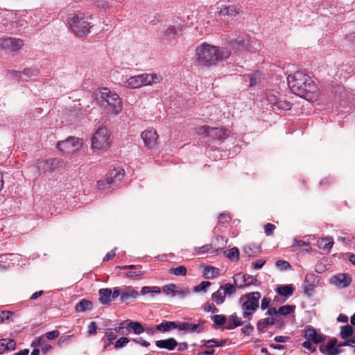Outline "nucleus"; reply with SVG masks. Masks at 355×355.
I'll use <instances>...</instances> for the list:
<instances>
[{
  "instance_id": "obj_1",
  "label": "nucleus",
  "mask_w": 355,
  "mask_h": 355,
  "mask_svg": "<svg viewBox=\"0 0 355 355\" xmlns=\"http://www.w3.org/2000/svg\"><path fill=\"white\" fill-rule=\"evenodd\" d=\"M288 85L293 94L308 101H312L317 87L312 79L302 71H295L287 77Z\"/></svg>"
},
{
  "instance_id": "obj_2",
  "label": "nucleus",
  "mask_w": 355,
  "mask_h": 355,
  "mask_svg": "<svg viewBox=\"0 0 355 355\" xmlns=\"http://www.w3.org/2000/svg\"><path fill=\"white\" fill-rule=\"evenodd\" d=\"M231 53L225 48L202 44L196 48L197 62L200 65L211 67L218 61L227 59Z\"/></svg>"
},
{
  "instance_id": "obj_3",
  "label": "nucleus",
  "mask_w": 355,
  "mask_h": 355,
  "mask_svg": "<svg viewBox=\"0 0 355 355\" xmlns=\"http://www.w3.org/2000/svg\"><path fill=\"white\" fill-rule=\"evenodd\" d=\"M100 103L110 112L114 114H118L123 109V103L119 95L106 87L100 89Z\"/></svg>"
},
{
  "instance_id": "obj_4",
  "label": "nucleus",
  "mask_w": 355,
  "mask_h": 355,
  "mask_svg": "<svg viewBox=\"0 0 355 355\" xmlns=\"http://www.w3.org/2000/svg\"><path fill=\"white\" fill-rule=\"evenodd\" d=\"M260 298L261 293L258 291L249 293L241 297V300L245 299V301L241 304L243 318L248 319V320L252 319L253 313L259 308Z\"/></svg>"
},
{
  "instance_id": "obj_5",
  "label": "nucleus",
  "mask_w": 355,
  "mask_h": 355,
  "mask_svg": "<svg viewBox=\"0 0 355 355\" xmlns=\"http://www.w3.org/2000/svg\"><path fill=\"white\" fill-rule=\"evenodd\" d=\"M69 27L73 33L78 37H85L89 33V30L92 27L91 23L88 21L87 17L83 13L79 12L73 15L69 19Z\"/></svg>"
},
{
  "instance_id": "obj_6",
  "label": "nucleus",
  "mask_w": 355,
  "mask_h": 355,
  "mask_svg": "<svg viewBox=\"0 0 355 355\" xmlns=\"http://www.w3.org/2000/svg\"><path fill=\"white\" fill-rule=\"evenodd\" d=\"M162 77L156 74L143 73L130 77L126 80L125 86L130 89L139 88L144 85H151L159 83Z\"/></svg>"
},
{
  "instance_id": "obj_7",
  "label": "nucleus",
  "mask_w": 355,
  "mask_h": 355,
  "mask_svg": "<svg viewBox=\"0 0 355 355\" xmlns=\"http://www.w3.org/2000/svg\"><path fill=\"white\" fill-rule=\"evenodd\" d=\"M110 135L105 126L99 127L92 137V147L98 150H105L110 147Z\"/></svg>"
},
{
  "instance_id": "obj_8",
  "label": "nucleus",
  "mask_w": 355,
  "mask_h": 355,
  "mask_svg": "<svg viewBox=\"0 0 355 355\" xmlns=\"http://www.w3.org/2000/svg\"><path fill=\"white\" fill-rule=\"evenodd\" d=\"M198 134L209 137L220 141H224L228 136L230 132L223 128H211L203 125L198 129Z\"/></svg>"
},
{
  "instance_id": "obj_9",
  "label": "nucleus",
  "mask_w": 355,
  "mask_h": 355,
  "mask_svg": "<svg viewBox=\"0 0 355 355\" xmlns=\"http://www.w3.org/2000/svg\"><path fill=\"white\" fill-rule=\"evenodd\" d=\"M236 289L234 285L226 283L220 286L217 291L211 294V299L217 305L223 304L225 301V297H232L236 293Z\"/></svg>"
},
{
  "instance_id": "obj_10",
  "label": "nucleus",
  "mask_w": 355,
  "mask_h": 355,
  "mask_svg": "<svg viewBox=\"0 0 355 355\" xmlns=\"http://www.w3.org/2000/svg\"><path fill=\"white\" fill-rule=\"evenodd\" d=\"M83 145L82 141L76 137H70L64 141L58 143V148L65 153L76 152Z\"/></svg>"
},
{
  "instance_id": "obj_11",
  "label": "nucleus",
  "mask_w": 355,
  "mask_h": 355,
  "mask_svg": "<svg viewBox=\"0 0 355 355\" xmlns=\"http://www.w3.org/2000/svg\"><path fill=\"white\" fill-rule=\"evenodd\" d=\"M124 175V170L123 169H114L109 175L103 180H98L97 182V186L99 189H106V186L107 188H110V185L116 181H120Z\"/></svg>"
},
{
  "instance_id": "obj_12",
  "label": "nucleus",
  "mask_w": 355,
  "mask_h": 355,
  "mask_svg": "<svg viewBox=\"0 0 355 355\" xmlns=\"http://www.w3.org/2000/svg\"><path fill=\"white\" fill-rule=\"evenodd\" d=\"M233 282L234 286L241 288L244 286L250 285L257 286L259 284V281L257 278L250 275H244L242 273H237L233 277Z\"/></svg>"
},
{
  "instance_id": "obj_13",
  "label": "nucleus",
  "mask_w": 355,
  "mask_h": 355,
  "mask_svg": "<svg viewBox=\"0 0 355 355\" xmlns=\"http://www.w3.org/2000/svg\"><path fill=\"white\" fill-rule=\"evenodd\" d=\"M24 43L21 39L7 37L1 40V46L2 49L10 52H15L19 50Z\"/></svg>"
},
{
  "instance_id": "obj_14",
  "label": "nucleus",
  "mask_w": 355,
  "mask_h": 355,
  "mask_svg": "<svg viewBox=\"0 0 355 355\" xmlns=\"http://www.w3.org/2000/svg\"><path fill=\"white\" fill-rule=\"evenodd\" d=\"M205 320H200L198 324L189 322H178V330L183 331L187 333H201L204 331Z\"/></svg>"
},
{
  "instance_id": "obj_15",
  "label": "nucleus",
  "mask_w": 355,
  "mask_h": 355,
  "mask_svg": "<svg viewBox=\"0 0 355 355\" xmlns=\"http://www.w3.org/2000/svg\"><path fill=\"white\" fill-rule=\"evenodd\" d=\"M339 343L336 338H333L329 340L326 345H320V352L324 355H338L342 352Z\"/></svg>"
},
{
  "instance_id": "obj_16",
  "label": "nucleus",
  "mask_w": 355,
  "mask_h": 355,
  "mask_svg": "<svg viewBox=\"0 0 355 355\" xmlns=\"http://www.w3.org/2000/svg\"><path fill=\"white\" fill-rule=\"evenodd\" d=\"M352 277L348 273H339L333 276L330 282L338 288H346L352 283Z\"/></svg>"
},
{
  "instance_id": "obj_17",
  "label": "nucleus",
  "mask_w": 355,
  "mask_h": 355,
  "mask_svg": "<svg viewBox=\"0 0 355 355\" xmlns=\"http://www.w3.org/2000/svg\"><path fill=\"white\" fill-rule=\"evenodd\" d=\"M141 137L148 149H152L157 145L158 135L155 130H145L141 132Z\"/></svg>"
},
{
  "instance_id": "obj_18",
  "label": "nucleus",
  "mask_w": 355,
  "mask_h": 355,
  "mask_svg": "<svg viewBox=\"0 0 355 355\" xmlns=\"http://www.w3.org/2000/svg\"><path fill=\"white\" fill-rule=\"evenodd\" d=\"M304 336L308 340L311 341L315 344L323 343L326 338L323 334L318 333L316 330L311 326L306 327Z\"/></svg>"
},
{
  "instance_id": "obj_19",
  "label": "nucleus",
  "mask_w": 355,
  "mask_h": 355,
  "mask_svg": "<svg viewBox=\"0 0 355 355\" xmlns=\"http://www.w3.org/2000/svg\"><path fill=\"white\" fill-rule=\"evenodd\" d=\"M295 308V306L292 305L282 306L279 308L278 310H277L275 307H271L268 309L266 315L275 317L277 316V314L286 315L291 313L294 311Z\"/></svg>"
},
{
  "instance_id": "obj_20",
  "label": "nucleus",
  "mask_w": 355,
  "mask_h": 355,
  "mask_svg": "<svg viewBox=\"0 0 355 355\" xmlns=\"http://www.w3.org/2000/svg\"><path fill=\"white\" fill-rule=\"evenodd\" d=\"M58 164L59 160L58 159L51 158L39 162L37 163V168L39 170H42L44 171H50L56 168Z\"/></svg>"
},
{
  "instance_id": "obj_21",
  "label": "nucleus",
  "mask_w": 355,
  "mask_h": 355,
  "mask_svg": "<svg viewBox=\"0 0 355 355\" xmlns=\"http://www.w3.org/2000/svg\"><path fill=\"white\" fill-rule=\"evenodd\" d=\"M155 345L160 349L173 350L178 346V342L173 338L155 341Z\"/></svg>"
},
{
  "instance_id": "obj_22",
  "label": "nucleus",
  "mask_w": 355,
  "mask_h": 355,
  "mask_svg": "<svg viewBox=\"0 0 355 355\" xmlns=\"http://www.w3.org/2000/svg\"><path fill=\"white\" fill-rule=\"evenodd\" d=\"M242 12V7L240 5H231L229 6H224L219 12L220 15L234 17L237 14Z\"/></svg>"
},
{
  "instance_id": "obj_23",
  "label": "nucleus",
  "mask_w": 355,
  "mask_h": 355,
  "mask_svg": "<svg viewBox=\"0 0 355 355\" xmlns=\"http://www.w3.org/2000/svg\"><path fill=\"white\" fill-rule=\"evenodd\" d=\"M16 347V343L13 339L2 338L0 339V354L7 352H11Z\"/></svg>"
},
{
  "instance_id": "obj_24",
  "label": "nucleus",
  "mask_w": 355,
  "mask_h": 355,
  "mask_svg": "<svg viewBox=\"0 0 355 355\" xmlns=\"http://www.w3.org/2000/svg\"><path fill=\"white\" fill-rule=\"evenodd\" d=\"M155 329L162 332H167L173 329H178V322L163 320L159 324L155 326Z\"/></svg>"
},
{
  "instance_id": "obj_25",
  "label": "nucleus",
  "mask_w": 355,
  "mask_h": 355,
  "mask_svg": "<svg viewBox=\"0 0 355 355\" xmlns=\"http://www.w3.org/2000/svg\"><path fill=\"white\" fill-rule=\"evenodd\" d=\"M277 322V320L275 316H271L270 318H266L263 319H261L257 322V328L259 331L263 332L265 331L268 326H272L275 324Z\"/></svg>"
},
{
  "instance_id": "obj_26",
  "label": "nucleus",
  "mask_w": 355,
  "mask_h": 355,
  "mask_svg": "<svg viewBox=\"0 0 355 355\" xmlns=\"http://www.w3.org/2000/svg\"><path fill=\"white\" fill-rule=\"evenodd\" d=\"M227 324L226 329L229 330L234 329L238 327H241L244 324V322L239 318L236 313H233L227 318Z\"/></svg>"
},
{
  "instance_id": "obj_27",
  "label": "nucleus",
  "mask_w": 355,
  "mask_h": 355,
  "mask_svg": "<svg viewBox=\"0 0 355 355\" xmlns=\"http://www.w3.org/2000/svg\"><path fill=\"white\" fill-rule=\"evenodd\" d=\"M139 295V293L136 290L131 287H126L124 289H122L121 301L122 302H125L130 299H136Z\"/></svg>"
},
{
  "instance_id": "obj_28",
  "label": "nucleus",
  "mask_w": 355,
  "mask_h": 355,
  "mask_svg": "<svg viewBox=\"0 0 355 355\" xmlns=\"http://www.w3.org/2000/svg\"><path fill=\"white\" fill-rule=\"evenodd\" d=\"M99 298L98 300L102 304H109L112 301V289L111 288H101L98 291Z\"/></svg>"
},
{
  "instance_id": "obj_29",
  "label": "nucleus",
  "mask_w": 355,
  "mask_h": 355,
  "mask_svg": "<svg viewBox=\"0 0 355 355\" xmlns=\"http://www.w3.org/2000/svg\"><path fill=\"white\" fill-rule=\"evenodd\" d=\"M275 291L282 297H290L293 294L294 288L291 284L281 285L277 287Z\"/></svg>"
},
{
  "instance_id": "obj_30",
  "label": "nucleus",
  "mask_w": 355,
  "mask_h": 355,
  "mask_svg": "<svg viewBox=\"0 0 355 355\" xmlns=\"http://www.w3.org/2000/svg\"><path fill=\"white\" fill-rule=\"evenodd\" d=\"M92 302L89 300L83 299L75 306L77 312H85L92 309Z\"/></svg>"
},
{
  "instance_id": "obj_31",
  "label": "nucleus",
  "mask_w": 355,
  "mask_h": 355,
  "mask_svg": "<svg viewBox=\"0 0 355 355\" xmlns=\"http://www.w3.org/2000/svg\"><path fill=\"white\" fill-rule=\"evenodd\" d=\"M126 331H130V330H132L135 334H141L144 331V328L141 325L139 322L137 321H131L128 323L126 327Z\"/></svg>"
},
{
  "instance_id": "obj_32",
  "label": "nucleus",
  "mask_w": 355,
  "mask_h": 355,
  "mask_svg": "<svg viewBox=\"0 0 355 355\" xmlns=\"http://www.w3.org/2000/svg\"><path fill=\"white\" fill-rule=\"evenodd\" d=\"M230 45L232 49L235 51V52L243 51L247 49V46L248 45V40L245 41L244 40H235L230 42Z\"/></svg>"
},
{
  "instance_id": "obj_33",
  "label": "nucleus",
  "mask_w": 355,
  "mask_h": 355,
  "mask_svg": "<svg viewBox=\"0 0 355 355\" xmlns=\"http://www.w3.org/2000/svg\"><path fill=\"white\" fill-rule=\"evenodd\" d=\"M227 340H222L220 341L216 339H210V340H202L201 343H202V347H205L207 348H213L214 347H222L225 345Z\"/></svg>"
},
{
  "instance_id": "obj_34",
  "label": "nucleus",
  "mask_w": 355,
  "mask_h": 355,
  "mask_svg": "<svg viewBox=\"0 0 355 355\" xmlns=\"http://www.w3.org/2000/svg\"><path fill=\"white\" fill-rule=\"evenodd\" d=\"M270 103L276 105L277 108L281 110H288L291 108V103L289 101L282 98H278L276 101H272V98H271L270 99Z\"/></svg>"
},
{
  "instance_id": "obj_35",
  "label": "nucleus",
  "mask_w": 355,
  "mask_h": 355,
  "mask_svg": "<svg viewBox=\"0 0 355 355\" xmlns=\"http://www.w3.org/2000/svg\"><path fill=\"white\" fill-rule=\"evenodd\" d=\"M219 274V269L213 266H205L203 270V277L205 279H213Z\"/></svg>"
},
{
  "instance_id": "obj_36",
  "label": "nucleus",
  "mask_w": 355,
  "mask_h": 355,
  "mask_svg": "<svg viewBox=\"0 0 355 355\" xmlns=\"http://www.w3.org/2000/svg\"><path fill=\"white\" fill-rule=\"evenodd\" d=\"M182 31V28L175 27V26H170L164 32V37L166 39H171L177 35L179 32Z\"/></svg>"
},
{
  "instance_id": "obj_37",
  "label": "nucleus",
  "mask_w": 355,
  "mask_h": 355,
  "mask_svg": "<svg viewBox=\"0 0 355 355\" xmlns=\"http://www.w3.org/2000/svg\"><path fill=\"white\" fill-rule=\"evenodd\" d=\"M334 244V241L332 238H324L320 240H318V247L324 250L329 251Z\"/></svg>"
},
{
  "instance_id": "obj_38",
  "label": "nucleus",
  "mask_w": 355,
  "mask_h": 355,
  "mask_svg": "<svg viewBox=\"0 0 355 355\" xmlns=\"http://www.w3.org/2000/svg\"><path fill=\"white\" fill-rule=\"evenodd\" d=\"M225 255L231 261H237L239 259V250L237 248L234 247L224 252Z\"/></svg>"
},
{
  "instance_id": "obj_39",
  "label": "nucleus",
  "mask_w": 355,
  "mask_h": 355,
  "mask_svg": "<svg viewBox=\"0 0 355 355\" xmlns=\"http://www.w3.org/2000/svg\"><path fill=\"white\" fill-rule=\"evenodd\" d=\"M261 250V247L256 244L250 245L248 246H245L243 248L244 253L247 255V257H252L257 252H259Z\"/></svg>"
},
{
  "instance_id": "obj_40",
  "label": "nucleus",
  "mask_w": 355,
  "mask_h": 355,
  "mask_svg": "<svg viewBox=\"0 0 355 355\" xmlns=\"http://www.w3.org/2000/svg\"><path fill=\"white\" fill-rule=\"evenodd\" d=\"M178 288V286L174 284H170L168 285H165L162 287L163 293L166 295H170L171 297L176 296V291Z\"/></svg>"
},
{
  "instance_id": "obj_41",
  "label": "nucleus",
  "mask_w": 355,
  "mask_h": 355,
  "mask_svg": "<svg viewBox=\"0 0 355 355\" xmlns=\"http://www.w3.org/2000/svg\"><path fill=\"white\" fill-rule=\"evenodd\" d=\"M354 330L351 325L347 324L345 326L341 327V330L340 332V336L343 339H346L349 337H351L353 335Z\"/></svg>"
},
{
  "instance_id": "obj_42",
  "label": "nucleus",
  "mask_w": 355,
  "mask_h": 355,
  "mask_svg": "<svg viewBox=\"0 0 355 355\" xmlns=\"http://www.w3.org/2000/svg\"><path fill=\"white\" fill-rule=\"evenodd\" d=\"M161 289L158 286H143L141 290V295H146L148 293L159 294Z\"/></svg>"
},
{
  "instance_id": "obj_43",
  "label": "nucleus",
  "mask_w": 355,
  "mask_h": 355,
  "mask_svg": "<svg viewBox=\"0 0 355 355\" xmlns=\"http://www.w3.org/2000/svg\"><path fill=\"white\" fill-rule=\"evenodd\" d=\"M211 320L216 325H223L227 321V317L225 315H214L211 316Z\"/></svg>"
},
{
  "instance_id": "obj_44",
  "label": "nucleus",
  "mask_w": 355,
  "mask_h": 355,
  "mask_svg": "<svg viewBox=\"0 0 355 355\" xmlns=\"http://www.w3.org/2000/svg\"><path fill=\"white\" fill-rule=\"evenodd\" d=\"M169 272L177 276H185L187 275V268L184 266H180L175 268H170Z\"/></svg>"
},
{
  "instance_id": "obj_45",
  "label": "nucleus",
  "mask_w": 355,
  "mask_h": 355,
  "mask_svg": "<svg viewBox=\"0 0 355 355\" xmlns=\"http://www.w3.org/2000/svg\"><path fill=\"white\" fill-rule=\"evenodd\" d=\"M261 81V73L256 71L250 76V86L254 87Z\"/></svg>"
},
{
  "instance_id": "obj_46",
  "label": "nucleus",
  "mask_w": 355,
  "mask_h": 355,
  "mask_svg": "<svg viewBox=\"0 0 355 355\" xmlns=\"http://www.w3.org/2000/svg\"><path fill=\"white\" fill-rule=\"evenodd\" d=\"M131 340L130 338L128 337H121L119 339H118L115 344H114V348L116 349H121L126 346V345Z\"/></svg>"
},
{
  "instance_id": "obj_47",
  "label": "nucleus",
  "mask_w": 355,
  "mask_h": 355,
  "mask_svg": "<svg viewBox=\"0 0 355 355\" xmlns=\"http://www.w3.org/2000/svg\"><path fill=\"white\" fill-rule=\"evenodd\" d=\"M39 71L36 68H25L22 71L21 74L27 76L28 78L35 77L38 75Z\"/></svg>"
},
{
  "instance_id": "obj_48",
  "label": "nucleus",
  "mask_w": 355,
  "mask_h": 355,
  "mask_svg": "<svg viewBox=\"0 0 355 355\" xmlns=\"http://www.w3.org/2000/svg\"><path fill=\"white\" fill-rule=\"evenodd\" d=\"M211 285V282L208 281H203L200 283L198 286H195L193 288L194 292H200V291H204L206 292L207 288Z\"/></svg>"
},
{
  "instance_id": "obj_49",
  "label": "nucleus",
  "mask_w": 355,
  "mask_h": 355,
  "mask_svg": "<svg viewBox=\"0 0 355 355\" xmlns=\"http://www.w3.org/2000/svg\"><path fill=\"white\" fill-rule=\"evenodd\" d=\"M144 273V271L141 270H131L130 271H128L125 275L126 277H128V278H130V279H135L136 277H140L141 275H143Z\"/></svg>"
},
{
  "instance_id": "obj_50",
  "label": "nucleus",
  "mask_w": 355,
  "mask_h": 355,
  "mask_svg": "<svg viewBox=\"0 0 355 355\" xmlns=\"http://www.w3.org/2000/svg\"><path fill=\"white\" fill-rule=\"evenodd\" d=\"M275 266L277 268H278L279 270H287L291 268V264L287 261L284 260H278L275 263Z\"/></svg>"
},
{
  "instance_id": "obj_51",
  "label": "nucleus",
  "mask_w": 355,
  "mask_h": 355,
  "mask_svg": "<svg viewBox=\"0 0 355 355\" xmlns=\"http://www.w3.org/2000/svg\"><path fill=\"white\" fill-rule=\"evenodd\" d=\"M45 337L44 336L37 337L34 340L32 341L31 346L34 347L35 348L44 345L45 343Z\"/></svg>"
},
{
  "instance_id": "obj_52",
  "label": "nucleus",
  "mask_w": 355,
  "mask_h": 355,
  "mask_svg": "<svg viewBox=\"0 0 355 355\" xmlns=\"http://www.w3.org/2000/svg\"><path fill=\"white\" fill-rule=\"evenodd\" d=\"M14 315V312L9 311H0V322H3L6 320H9L12 315Z\"/></svg>"
},
{
  "instance_id": "obj_53",
  "label": "nucleus",
  "mask_w": 355,
  "mask_h": 355,
  "mask_svg": "<svg viewBox=\"0 0 355 355\" xmlns=\"http://www.w3.org/2000/svg\"><path fill=\"white\" fill-rule=\"evenodd\" d=\"M296 246H298L300 248L306 246L307 247V248H306V251H309L311 249V247L309 246V243H307L302 240L294 239V243L293 244L292 247L295 248Z\"/></svg>"
},
{
  "instance_id": "obj_54",
  "label": "nucleus",
  "mask_w": 355,
  "mask_h": 355,
  "mask_svg": "<svg viewBox=\"0 0 355 355\" xmlns=\"http://www.w3.org/2000/svg\"><path fill=\"white\" fill-rule=\"evenodd\" d=\"M60 335V332L58 330H53L51 331L46 332L44 336L45 337V340H53L57 338Z\"/></svg>"
},
{
  "instance_id": "obj_55",
  "label": "nucleus",
  "mask_w": 355,
  "mask_h": 355,
  "mask_svg": "<svg viewBox=\"0 0 355 355\" xmlns=\"http://www.w3.org/2000/svg\"><path fill=\"white\" fill-rule=\"evenodd\" d=\"M189 294H190V291L189 289H187V288L183 289V288H179L178 286V288L176 291V296H178L180 298L183 299L187 295H188Z\"/></svg>"
},
{
  "instance_id": "obj_56",
  "label": "nucleus",
  "mask_w": 355,
  "mask_h": 355,
  "mask_svg": "<svg viewBox=\"0 0 355 355\" xmlns=\"http://www.w3.org/2000/svg\"><path fill=\"white\" fill-rule=\"evenodd\" d=\"M105 336L110 343H112V340L116 339L117 337L116 332L112 329H106Z\"/></svg>"
},
{
  "instance_id": "obj_57",
  "label": "nucleus",
  "mask_w": 355,
  "mask_h": 355,
  "mask_svg": "<svg viewBox=\"0 0 355 355\" xmlns=\"http://www.w3.org/2000/svg\"><path fill=\"white\" fill-rule=\"evenodd\" d=\"M72 337H73V336H63L60 337L58 342V345L62 347L65 345H67L69 343V341Z\"/></svg>"
},
{
  "instance_id": "obj_58",
  "label": "nucleus",
  "mask_w": 355,
  "mask_h": 355,
  "mask_svg": "<svg viewBox=\"0 0 355 355\" xmlns=\"http://www.w3.org/2000/svg\"><path fill=\"white\" fill-rule=\"evenodd\" d=\"M131 340H132L134 343L140 345L142 347H148L150 346V343L147 340H144L141 337H138L136 338H132Z\"/></svg>"
},
{
  "instance_id": "obj_59",
  "label": "nucleus",
  "mask_w": 355,
  "mask_h": 355,
  "mask_svg": "<svg viewBox=\"0 0 355 355\" xmlns=\"http://www.w3.org/2000/svg\"><path fill=\"white\" fill-rule=\"evenodd\" d=\"M6 75L8 77L13 78H17L19 80L21 76V72L19 71H16V70H12V69L8 70L6 72Z\"/></svg>"
},
{
  "instance_id": "obj_60",
  "label": "nucleus",
  "mask_w": 355,
  "mask_h": 355,
  "mask_svg": "<svg viewBox=\"0 0 355 355\" xmlns=\"http://www.w3.org/2000/svg\"><path fill=\"white\" fill-rule=\"evenodd\" d=\"M254 330L253 326L249 322L241 329V332L245 335H250Z\"/></svg>"
},
{
  "instance_id": "obj_61",
  "label": "nucleus",
  "mask_w": 355,
  "mask_h": 355,
  "mask_svg": "<svg viewBox=\"0 0 355 355\" xmlns=\"http://www.w3.org/2000/svg\"><path fill=\"white\" fill-rule=\"evenodd\" d=\"M275 225L272 224V223H267L266 225H265L264 226V230H265V234L267 235V236H270L272 234L274 230L275 229Z\"/></svg>"
},
{
  "instance_id": "obj_62",
  "label": "nucleus",
  "mask_w": 355,
  "mask_h": 355,
  "mask_svg": "<svg viewBox=\"0 0 355 355\" xmlns=\"http://www.w3.org/2000/svg\"><path fill=\"white\" fill-rule=\"evenodd\" d=\"M211 248L212 245L211 244H207L202 247L196 248V250L197 251V252L204 254L208 252Z\"/></svg>"
},
{
  "instance_id": "obj_63",
  "label": "nucleus",
  "mask_w": 355,
  "mask_h": 355,
  "mask_svg": "<svg viewBox=\"0 0 355 355\" xmlns=\"http://www.w3.org/2000/svg\"><path fill=\"white\" fill-rule=\"evenodd\" d=\"M121 294H122V289H121L119 287H114L113 288V292L112 291V295H111L112 300H115L119 296H120V297H121Z\"/></svg>"
},
{
  "instance_id": "obj_64",
  "label": "nucleus",
  "mask_w": 355,
  "mask_h": 355,
  "mask_svg": "<svg viewBox=\"0 0 355 355\" xmlns=\"http://www.w3.org/2000/svg\"><path fill=\"white\" fill-rule=\"evenodd\" d=\"M97 326L95 322H92L88 326V333L91 335L96 334Z\"/></svg>"
}]
</instances>
